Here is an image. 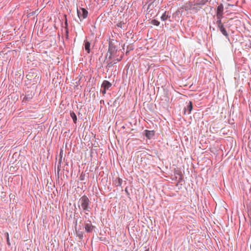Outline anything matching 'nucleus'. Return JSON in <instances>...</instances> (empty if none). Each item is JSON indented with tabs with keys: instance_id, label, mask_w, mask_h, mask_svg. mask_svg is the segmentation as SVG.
Returning a JSON list of instances; mask_svg holds the SVG:
<instances>
[{
	"instance_id": "nucleus-1",
	"label": "nucleus",
	"mask_w": 251,
	"mask_h": 251,
	"mask_svg": "<svg viewBox=\"0 0 251 251\" xmlns=\"http://www.w3.org/2000/svg\"><path fill=\"white\" fill-rule=\"evenodd\" d=\"M79 203V207L81 208L84 212H90L92 210L90 206V201L88 198L83 195L82 196L78 201Z\"/></svg>"
},
{
	"instance_id": "nucleus-2",
	"label": "nucleus",
	"mask_w": 251,
	"mask_h": 251,
	"mask_svg": "<svg viewBox=\"0 0 251 251\" xmlns=\"http://www.w3.org/2000/svg\"><path fill=\"white\" fill-rule=\"evenodd\" d=\"M77 13L80 21L86 19L88 16V11L84 8H79V9H77Z\"/></svg>"
},
{
	"instance_id": "nucleus-3",
	"label": "nucleus",
	"mask_w": 251,
	"mask_h": 251,
	"mask_svg": "<svg viewBox=\"0 0 251 251\" xmlns=\"http://www.w3.org/2000/svg\"><path fill=\"white\" fill-rule=\"evenodd\" d=\"M94 226H92L91 222L89 219L85 221L84 228L87 232H92Z\"/></svg>"
},
{
	"instance_id": "nucleus-4",
	"label": "nucleus",
	"mask_w": 251,
	"mask_h": 251,
	"mask_svg": "<svg viewBox=\"0 0 251 251\" xmlns=\"http://www.w3.org/2000/svg\"><path fill=\"white\" fill-rule=\"evenodd\" d=\"M117 51V48L114 44L110 43L109 44L108 51V52L110 54H116Z\"/></svg>"
},
{
	"instance_id": "nucleus-5",
	"label": "nucleus",
	"mask_w": 251,
	"mask_h": 251,
	"mask_svg": "<svg viewBox=\"0 0 251 251\" xmlns=\"http://www.w3.org/2000/svg\"><path fill=\"white\" fill-rule=\"evenodd\" d=\"M171 17V13L169 11H165L161 17V20L162 21H165L169 19Z\"/></svg>"
},
{
	"instance_id": "nucleus-6",
	"label": "nucleus",
	"mask_w": 251,
	"mask_h": 251,
	"mask_svg": "<svg viewBox=\"0 0 251 251\" xmlns=\"http://www.w3.org/2000/svg\"><path fill=\"white\" fill-rule=\"evenodd\" d=\"M218 29L220 30L222 34L225 36L226 38L228 39V34L227 32L225 27H224V25L218 27Z\"/></svg>"
},
{
	"instance_id": "nucleus-7",
	"label": "nucleus",
	"mask_w": 251,
	"mask_h": 251,
	"mask_svg": "<svg viewBox=\"0 0 251 251\" xmlns=\"http://www.w3.org/2000/svg\"><path fill=\"white\" fill-rule=\"evenodd\" d=\"M144 131L146 137L149 139H151L154 135L153 130H145Z\"/></svg>"
},
{
	"instance_id": "nucleus-8",
	"label": "nucleus",
	"mask_w": 251,
	"mask_h": 251,
	"mask_svg": "<svg viewBox=\"0 0 251 251\" xmlns=\"http://www.w3.org/2000/svg\"><path fill=\"white\" fill-rule=\"evenodd\" d=\"M90 45L91 44L89 41H87V40L84 41V48L87 53H89L90 52Z\"/></svg>"
},
{
	"instance_id": "nucleus-9",
	"label": "nucleus",
	"mask_w": 251,
	"mask_h": 251,
	"mask_svg": "<svg viewBox=\"0 0 251 251\" xmlns=\"http://www.w3.org/2000/svg\"><path fill=\"white\" fill-rule=\"evenodd\" d=\"M111 83L108 81L104 80L101 84V88H104L107 90L111 86Z\"/></svg>"
},
{
	"instance_id": "nucleus-10",
	"label": "nucleus",
	"mask_w": 251,
	"mask_h": 251,
	"mask_svg": "<svg viewBox=\"0 0 251 251\" xmlns=\"http://www.w3.org/2000/svg\"><path fill=\"white\" fill-rule=\"evenodd\" d=\"M216 14H224V6L222 3L218 6Z\"/></svg>"
},
{
	"instance_id": "nucleus-11",
	"label": "nucleus",
	"mask_w": 251,
	"mask_h": 251,
	"mask_svg": "<svg viewBox=\"0 0 251 251\" xmlns=\"http://www.w3.org/2000/svg\"><path fill=\"white\" fill-rule=\"evenodd\" d=\"M187 107V110L188 111V114H189L193 109L192 102L191 101H189Z\"/></svg>"
},
{
	"instance_id": "nucleus-12",
	"label": "nucleus",
	"mask_w": 251,
	"mask_h": 251,
	"mask_svg": "<svg viewBox=\"0 0 251 251\" xmlns=\"http://www.w3.org/2000/svg\"><path fill=\"white\" fill-rule=\"evenodd\" d=\"M122 183H123L122 179L120 177H118L117 178V181H116L115 184L116 186H121Z\"/></svg>"
},
{
	"instance_id": "nucleus-13",
	"label": "nucleus",
	"mask_w": 251,
	"mask_h": 251,
	"mask_svg": "<svg viewBox=\"0 0 251 251\" xmlns=\"http://www.w3.org/2000/svg\"><path fill=\"white\" fill-rule=\"evenodd\" d=\"M70 115H71V117L72 118L74 123H75V124L76 123L77 117H76V115H75V114L74 112H73L71 113Z\"/></svg>"
},
{
	"instance_id": "nucleus-14",
	"label": "nucleus",
	"mask_w": 251,
	"mask_h": 251,
	"mask_svg": "<svg viewBox=\"0 0 251 251\" xmlns=\"http://www.w3.org/2000/svg\"><path fill=\"white\" fill-rule=\"evenodd\" d=\"M77 236L79 240H82L83 237V234L82 231L76 232Z\"/></svg>"
},
{
	"instance_id": "nucleus-15",
	"label": "nucleus",
	"mask_w": 251,
	"mask_h": 251,
	"mask_svg": "<svg viewBox=\"0 0 251 251\" xmlns=\"http://www.w3.org/2000/svg\"><path fill=\"white\" fill-rule=\"evenodd\" d=\"M151 23L154 25H156V26H158L159 25H160V22L156 20H152L151 21Z\"/></svg>"
},
{
	"instance_id": "nucleus-16",
	"label": "nucleus",
	"mask_w": 251,
	"mask_h": 251,
	"mask_svg": "<svg viewBox=\"0 0 251 251\" xmlns=\"http://www.w3.org/2000/svg\"><path fill=\"white\" fill-rule=\"evenodd\" d=\"M215 24L217 27L223 25V23H222V20H217V21L215 22Z\"/></svg>"
},
{
	"instance_id": "nucleus-17",
	"label": "nucleus",
	"mask_w": 251,
	"mask_h": 251,
	"mask_svg": "<svg viewBox=\"0 0 251 251\" xmlns=\"http://www.w3.org/2000/svg\"><path fill=\"white\" fill-rule=\"evenodd\" d=\"M223 15L224 14H216L217 20H222V19L223 17Z\"/></svg>"
},
{
	"instance_id": "nucleus-18",
	"label": "nucleus",
	"mask_w": 251,
	"mask_h": 251,
	"mask_svg": "<svg viewBox=\"0 0 251 251\" xmlns=\"http://www.w3.org/2000/svg\"><path fill=\"white\" fill-rule=\"evenodd\" d=\"M6 242H7V244L8 246H10V240H9V234L8 232H7L6 233Z\"/></svg>"
},
{
	"instance_id": "nucleus-19",
	"label": "nucleus",
	"mask_w": 251,
	"mask_h": 251,
	"mask_svg": "<svg viewBox=\"0 0 251 251\" xmlns=\"http://www.w3.org/2000/svg\"><path fill=\"white\" fill-rule=\"evenodd\" d=\"M124 25V23L121 22L118 23L117 24V26L118 27H120L121 28H123L124 27V26H123Z\"/></svg>"
},
{
	"instance_id": "nucleus-20",
	"label": "nucleus",
	"mask_w": 251,
	"mask_h": 251,
	"mask_svg": "<svg viewBox=\"0 0 251 251\" xmlns=\"http://www.w3.org/2000/svg\"><path fill=\"white\" fill-rule=\"evenodd\" d=\"M116 63V61H111V62H110L108 63L107 66L108 67H112L113 65V64H115Z\"/></svg>"
},
{
	"instance_id": "nucleus-21",
	"label": "nucleus",
	"mask_w": 251,
	"mask_h": 251,
	"mask_svg": "<svg viewBox=\"0 0 251 251\" xmlns=\"http://www.w3.org/2000/svg\"><path fill=\"white\" fill-rule=\"evenodd\" d=\"M65 32H66V39H68L69 38V31H68V29L67 27H66V31H65Z\"/></svg>"
},
{
	"instance_id": "nucleus-22",
	"label": "nucleus",
	"mask_w": 251,
	"mask_h": 251,
	"mask_svg": "<svg viewBox=\"0 0 251 251\" xmlns=\"http://www.w3.org/2000/svg\"><path fill=\"white\" fill-rule=\"evenodd\" d=\"M116 56V54H110L109 56L108 57V59L110 60L112 59L113 58H114Z\"/></svg>"
},
{
	"instance_id": "nucleus-23",
	"label": "nucleus",
	"mask_w": 251,
	"mask_h": 251,
	"mask_svg": "<svg viewBox=\"0 0 251 251\" xmlns=\"http://www.w3.org/2000/svg\"><path fill=\"white\" fill-rule=\"evenodd\" d=\"M248 215L251 220V207L248 209Z\"/></svg>"
},
{
	"instance_id": "nucleus-24",
	"label": "nucleus",
	"mask_w": 251,
	"mask_h": 251,
	"mask_svg": "<svg viewBox=\"0 0 251 251\" xmlns=\"http://www.w3.org/2000/svg\"><path fill=\"white\" fill-rule=\"evenodd\" d=\"M208 0H202V1H201L199 4L200 5H204L205 4L206 2Z\"/></svg>"
},
{
	"instance_id": "nucleus-25",
	"label": "nucleus",
	"mask_w": 251,
	"mask_h": 251,
	"mask_svg": "<svg viewBox=\"0 0 251 251\" xmlns=\"http://www.w3.org/2000/svg\"><path fill=\"white\" fill-rule=\"evenodd\" d=\"M102 89L101 90V92L103 95L105 94L106 93V89H105L104 88H102Z\"/></svg>"
},
{
	"instance_id": "nucleus-26",
	"label": "nucleus",
	"mask_w": 251,
	"mask_h": 251,
	"mask_svg": "<svg viewBox=\"0 0 251 251\" xmlns=\"http://www.w3.org/2000/svg\"><path fill=\"white\" fill-rule=\"evenodd\" d=\"M125 192L127 194V195H129V193L128 192V189H127V188L126 187L125 189Z\"/></svg>"
},
{
	"instance_id": "nucleus-27",
	"label": "nucleus",
	"mask_w": 251,
	"mask_h": 251,
	"mask_svg": "<svg viewBox=\"0 0 251 251\" xmlns=\"http://www.w3.org/2000/svg\"><path fill=\"white\" fill-rule=\"evenodd\" d=\"M28 99H30V97H28V96H27V95H26V96H25V98H24V99H25V100H28Z\"/></svg>"
},
{
	"instance_id": "nucleus-28",
	"label": "nucleus",
	"mask_w": 251,
	"mask_h": 251,
	"mask_svg": "<svg viewBox=\"0 0 251 251\" xmlns=\"http://www.w3.org/2000/svg\"><path fill=\"white\" fill-rule=\"evenodd\" d=\"M84 176V175H82V174H81L80 175V180H83Z\"/></svg>"
},
{
	"instance_id": "nucleus-29",
	"label": "nucleus",
	"mask_w": 251,
	"mask_h": 251,
	"mask_svg": "<svg viewBox=\"0 0 251 251\" xmlns=\"http://www.w3.org/2000/svg\"><path fill=\"white\" fill-rule=\"evenodd\" d=\"M121 57L120 58H117L116 60H115L117 62H119V61H121Z\"/></svg>"
},
{
	"instance_id": "nucleus-30",
	"label": "nucleus",
	"mask_w": 251,
	"mask_h": 251,
	"mask_svg": "<svg viewBox=\"0 0 251 251\" xmlns=\"http://www.w3.org/2000/svg\"><path fill=\"white\" fill-rule=\"evenodd\" d=\"M60 170V169H59V166H58V171H57L58 173H59V172Z\"/></svg>"
},
{
	"instance_id": "nucleus-31",
	"label": "nucleus",
	"mask_w": 251,
	"mask_h": 251,
	"mask_svg": "<svg viewBox=\"0 0 251 251\" xmlns=\"http://www.w3.org/2000/svg\"><path fill=\"white\" fill-rule=\"evenodd\" d=\"M65 24H66V26H67L68 24H67V21L65 22Z\"/></svg>"
},
{
	"instance_id": "nucleus-32",
	"label": "nucleus",
	"mask_w": 251,
	"mask_h": 251,
	"mask_svg": "<svg viewBox=\"0 0 251 251\" xmlns=\"http://www.w3.org/2000/svg\"><path fill=\"white\" fill-rule=\"evenodd\" d=\"M212 30H215L214 28H212Z\"/></svg>"
},
{
	"instance_id": "nucleus-33",
	"label": "nucleus",
	"mask_w": 251,
	"mask_h": 251,
	"mask_svg": "<svg viewBox=\"0 0 251 251\" xmlns=\"http://www.w3.org/2000/svg\"><path fill=\"white\" fill-rule=\"evenodd\" d=\"M186 110L185 109V111H184V113H186Z\"/></svg>"
}]
</instances>
